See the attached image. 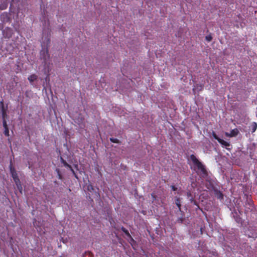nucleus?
<instances>
[{
  "mask_svg": "<svg viewBox=\"0 0 257 257\" xmlns=\"http://www.w3.org/2000/svg\"><path fill=\"white\" fill-rule=\"evenodd\" d=\"M0 105L1 106V109H2L3 118H5V116L6 115V110L5 108L4 105L3 101L1 102Z\"/></svg>",
  "mask_w": 257,
  "mask_h": 257,
  "instance_id": "obj_10",
  "label": "nucleus"
},
{
  "mask_svg": "<svg viewBox=\"0 0 257 257\" xmlns=\"http://www.w3.org/2000/svg\"><path fill=\"white\" fill-rule=\"evenodd\" d=\"M239 133V131L237 128H234L230 131V133H226L225 135L227 137H236Z\"/></svg>",
  "mask_w": 257,
  "mask_h": 257,
  "instance_id": "obj_5",
  "label": "nucleus"
},
{
  "mask_svg": "<svg viewBox=\"0 0 257 257\" xmlns=\"http://www.w3.org/2000/svg\"><path fill=\"white\" fill-rule=\"evenodd\" d=\"M110 141L112 143H117V144L119 143V141L117 139H116V138H110Z\"/></svg>",
  "mask_w": 257,
  "mask_h": 257,
  "instance_id": "obj_21",
  "label": "nucleus"
},
{
  "mask_svg": "<svg viewBox=\"0 0 257 257\" xmlns=\"http://www.w3.org/2000/svg\"><path fill=\"white\" fill-rule=\"evenodd\" d=\"M234 218L236 222H237L238 223H241L242 222L241 218L239 215H238L237 214H236V216L234 215Z\"/></svg>",
  "mask_w": 257,
  "mask_h": 257,
  "instance_id": "obj_17",
  "label": "nucleus"
},
{
  "mask_svg": "<svg viewBox=\"0 0 257 257\" xmlns=\"http://www.w3.org/2000/svg\"><path fill=\"white\" fill-rule=\"evenodd\" d=\"M181 220V222H182L183 221V219H180Z\"/></svg>",
  "mask_w": 257,
  "mask_h": 257,
  "instance_id": "obj_33",
  "label": "nucleus"
},
{
  "mask_svg": "<svg viewBox=\"0 0 257 257\" xmlns=\"http://www.w3.org/2000/svg\"><path fill=\"white\" fill-rule=\"evenodd\" d=\"M0 19H1V20L3 23L9 22L11 20V18L10 17V15L8 13H6V12H4L1 15Z\"/></svg>",
  "mask_w": 257,
  "mask_h": 257,
  "instance_id": "obj_3",
  "label": "nucleus"
},
{
  "mask_svg": "<svg viewBox=\"0 0 257 257\" xmlns=\"http://www.w3.org/2000/svg\"><path fill=\"white\" fill-rule=\"evenodd\" d=\"M171 188L173 191H175L177 190V188L174 185H171Z\"/></svg>",
  "mask_w": 257,
  "mask_h": 257,
  "instance_id": "obj_29",
  "label": "nucleus"
},
{
  "mask_svg": "<svg viewBox=\"0 0 257 257\" xmlns=\"http://www.w3.org/2000/svg\"><path fill=\"white\" fill-rule=\"evenodd\" d=\"M73 173V174L74 175V176L77 178V175L75 173V172L74 171L73 172H72Z\"/></svg>",
  "mask_w": 257,
  "mask_h": 257,
  "instance_id": "obj_30",
  "label": "nucleus"
},
{
  "mask_svg": "<svg viewBox=\"0 0 257 257\" xmlns=\"http://www.w3.org/2000/svg\"><path fill=\"white\" fill-rule=\"evenodd\" d=\"M9 168H10V173L11 174V176H12V178L18 175L17 171L13 165V163H12V160H11V161H10Z\"/></svg>",
  "mask_w": 257,
  "mask_h": 257,
  "instance_id": "obj_4",
  "label": "nucleus"
},
{
  "mask_svg": "<svg viewBox=\"0 0 257 257\" xmlns=\"http://www.w3.org/2000/svg\"><path fill=\"white\" fill-rule=\"evenodd\" d=\"M121 230L125 233V234L127 236L131 237L132 238V239L133 240V239L132 238L131 235H130L128 231L125 228H124V227H122L121 228Z\"/></svg>",
  "mask_w": 257,
  "mask_h": 257,
  "instance_id": "obj_15",
  "label": "nucleus"
},
{
  "mask_svg": "<svg viewBox=\"0 0 257 257\" xmlns=\"http://www.w3.org/2000/svg\"><path fill=\"white\" fill-rule=\"evenodd\" d=\"M203 86L202 84H197L195 85L194 86L192 91L194 93V94H196V91L199 92L200 91H201L203 89Z\"/></svg>",
  "mask_w": 257,
  "mask_h": 257,
  "instance_id": "obj_6",
  "label": "nucleus"
},
{
  "mask_svg": "<svg viewBox=\"0 0 257 257\" xmlns=\"http://www.w3.org/2000/svg\"><path fill=\"white\" fill-rule=\"evenodd\" d=\"M60 160L61 163L64 165V166L68 168H71V165L68 164L67 162L63 159L62 157L60 158Z\"/></svg>",
  "mask_w": 257,
  "mask_h": 257,
  "instance_id": "obj_16",
  "label": "nucleus"
},
{
  "mask_svg": "<svg viewBox=\"0 0 257 257\" xmlns=\"http://www.w3.org/2000/svg\"><path fill=\"white\" fill-rule=\"evenodd\" d=\"M33 224H34V225L36 227V219H35V221H33Z\"/></svg>",
  "mask_w": 257,
  "mask_h": 257,
  "instance_id": "obj_31",
  "label": "nucleus"
},
{
  "mask_svg": "<svg viewBox=\"0 0 257 257\" xmlns=\"http://www.w3.org/2000/svg\"><path fill=\"white\" fill-rule=\"evenodd\" d=\"M16 184V185L17 186L18 189L20 191V193H22L23 188H22V185L21 184V182H20V184L18 183V184Z\"/></svg>",
  "mask_w": 257,
  "mask_h": 257,
  "instance_id": "obj_22",
  "label": "nucleus"
},
{
  "mask_svg": "<svg viewBox=\"0 0 257 257\" xmlns=\"http://www.w3.org/2000/svg\"><path fill=\"white\" fill-rule=\"evenodd\" d=\"M205 39L207 41L210 42L212 40V37L211 35H208L206 36Z\"/></svg>",
  "mask_w": 257,
  "mask_h": 257,
  "instance_id": "obj_25",
  "label": "nucleus"
},
{
  "mask_svg": "<svg viewBox=\"0 0 257 257\" xmlns=\"http://www.w3.org/2000/svg\"><path fill=\"white\" fill-rule=\"evenodd\" d=\"M190 159L193 164V166L191 168L195 171L200 177H206L208 175V173L205 165L193 154L190 156Z\"/></svg>",
  "mask_w": 257,
  "mask_h": 257,
  "instance_id": "obj_1",
  "label": "nucleus"
},
{
  "mask_svg": "<svg viewBox=\"0 0 257 257\" xmlns=\"http://www.w3.org/2000/svg\"><path fill=\"white\" fill-rule=\"evenodd\" d=\"M28 79L30 82H33L37 80V76L35 74H32L28 77Z\"/></svg>",
  "mask_w": 257,
  "mask_h": 257,
  "instance_id": "obj_13",
  "label": "nucleus"
},
{
  "mask_svg": "<svg viewBox=\"0 0 257 257\" xmlns=\"http://www.w3.org/2000/svg\"><path fill=\"white\" fill-rule=\"evenodd\" d=\"M50 34H48L47 36L46 39V42L45 41H43L42 45V46H45V44L46 46V49H44L42 50L40 52V56L41 59H42L45 63H46V61L49 60L50 58V55L49 54V51H48V46L50 43Z\"/></svg>",
  "mask_w": 257,
  "mask_h": 257,
  "instance_id": "obj_2",
  "label": "nucleus"
},
{
  "mask_svg": "<svg viewBox=\"0 0 257 257\" xmlns=\"http://www.w3.org/2000/svg\"><path fill=\"white\" fill-rule=\"evenodd\" d=\"M3 126L4 127V129L6 128H8V126L7 121L5 120V118H3Z\"/></svg>",
  "mask_w": 257,
  "mask_h": 257,
  "instance_id": "obj_24",
  "label": "nucleus"
},
{
  "mask_svg": "<svg viewBox=\"0 0 257 257\" xmlns=\"http://www.w3.org/2000/svg\"><path fill=\"white\" fill-rule=\"evenodd\" d=\"M4 35L6 36V37L10 38L13 34L12 30L11 28H8L6 30L4 31Z\"/></svg>",
  "mask_w": 257,
  "mask_h": 257,
  "instance_id": "obj_9",
  "label": "nucleus"
},
{
  "mask_svg": "<svg viewBox=\"0 0 257 257\" xmlns=\"http://www.w3.org/2000/svg\"><path fill=\"white\" fill-rule=\"evenodd\" d=\"M175 201L176 205L178 207L179 210H181V206L180 198L179 197H176L175 198Z\"/></svg>",
  "mask_w": 257,
  "mask_h": 257,
  "instance_id": "obj_12",
  "label": "nucleus"
},
{
  "mask_svg": "<svg viewBox=\"0 0 257 257\" xmlns=\"http://www.w3.org/2000/svg\"><path fill=\"white\" fill-rule=\"evenodd\" d=\"M214 195L216 198L220 199V200L223 199V194L220 191L218 190L217 189L214 190Z\"/></svg>",
  "mask_w": 257,
  "mask_h": 257,
  "instance_id": "obj_7",
  "label": "nucleus"
},
{
  "mask_svg": "<svg viewBox=\"0 0 257 257\" xmlns=\"http://www.w3.org/2000/svg\"><path fill=\"white\" fill-rule=\"evenodd\" d=\"M8 3L7 0H0V10H4L7 8Z\"/></svg>",
  "mask_w": 257,
  "mask_h": 257,
  "instance_id": "obj_8",
  "label": "nucleus"
},
{
  "mask_svg": "<svg viewBox=\"0 0 257 257\" xmlns=\"http://www.w3.org/2000/svg\"><path fill=\"white\" fill-rule=\"evenodd\" d=\"M4 134L7 137H9L10 136L9 127L5 128Z\"/></svg>",
  "mask_w": 257,
  "mask_h": 257,
  "instance_id": "obj_23",
  "label": "nucleus"
},
{
  "mask_svg": "<svg viewBox=\"0 0 257 257\" xmlns=\"http://www.w3.org/2000/svg\"><path fill=\"white\" fill-rule=\"evenodd\" d=\"M56 171L57 172V176H58V178L60 179V180H62L63 179V177H62V175L60 171V170L58 169H56Z\"/></svg>",
  "mask_w": 257,
  "mask_h": 257,
  "instance_id": "obj_19",
  "label": "nucleus"
},
{
  "mask_svg": "<svg viewBox=\"0 0 257 257\" xmlns=\"http://www.w3.org/2000/svg\"><path fill=\"white\" fill-rule=\"evenodd\" d=\"M257 128V124L256 122H252L250 126V129L252 133H254Z\"/></svg>",
  "mask_w": 257,
  "mask_h": 257,
  "instance_id": "obj_14",
  "label": "nucleus"
},
{
  "mask_svg": "<svg viewBox=\"0 0 257 257\" xmlns=\"http://www.w3.org/2000/svg\"><path fill=\"white\" fill-rule=\"evenodd\" d=\"M187 195L188 197H191V198H190V201L191 202H193L194 204L196 205V202L194 200V198L192 197V196L191 195V193L190 192H188L187 193Z\"/></svg>",
  "mask_w": 257,
  "mask_h": 257,
  "instance_id": "obj_18",
  "label": "nucleus"
},
{
  "mask_svg": "<svg viewBox=\"0 0 257 257\" xmlns=\"http://www.w3.org/2000/svg\"><path fill=\"white\" fill-rule=\"evenodd\" d=\"M85 255H84V257H92V254L90 252H85Z\"/></svg>",
  "mask_w": 257,
  "mask_h": 257,
  "instance_id": "obj_28",
  "label": "nucleus"
},
{
  "mask_svg": "<svg viewBox=\"0 0 257 257\" xmlns=\"http://www.w3.org/2000/svg\"><path fill=\"white\" fill-rule=\"evenodd\" d=\"M70 170V171L73 172L74 170H73V169L72 168V167L71 166V168H69Z\"/></svg>",
  "mask_w": 257,
  "mask_h": 257,
  "instance_id": "obj_32",
  "label": "nucleus"
},
{
  "mask_svg": "<svg viewBox=\"0 0 257 257\" xmlns=\"http://www.w3.org/2000/svg\"><path fill=\"white\" fill-rule=\"evenodd\" d=\"M218 143H219L222 146H224V147H229L230 146V143L229 142H227L226 141H225L224 140H222V139H221L220 138V139L218 140Z\"/></svg>",
  "mask_w": 257,
  "mask_h": 257,
  "instance_id": "obj_11",
  "label": "nucleus"
},
{
  "mask_svg": "<svg viewBox=\"0 0 257 257\" xmlns=\"http://www.w3.org/2000/svg\"><path fill=\"white\" fill-rule=\"evenodd\" d=\"M212 136L217 141H218V140L220 139V138L217 136V135L214 132H213V133H212Z\"/></svg>",
  "mask_w": 257,
  "mask_h": 257,
  "instance_id": "obj_26",
  "label": "nucleus"
},
{
  "mask_svg": "<svg viewBox=\"0 0 257 257\" xmlns=\"http://www.w3.org/2000/svg\"><path fill=\"white\" fill-rule=\"evenodd\" d=\"M151 197L153 200V201H155L156 199V195L154 193L151 194Z\"/></svg>",
  "mask_w": 257,
  "mask_h": 257,
  "instance_id": "obj_27",
  "label": "nucleus"
},
{
  "mask_svg": "<svg viewBox=\"0 0 257 257\" xmlns=\"http://www.w3.org/2000/svg\"><path fill=\"white\" fill-rule=\"evenodd\" d=\"M13 179L14 180V181H15L16 184H18V183L20 184V182H21L20 180V179L19 178L18 175H17V176H15V177H13Z\"/></svg>",
  "mask_w": 257,
  "mask_h": 257,
  "instance_id": "obj_20",
  "label": "nucleus"
}]
</instances>
